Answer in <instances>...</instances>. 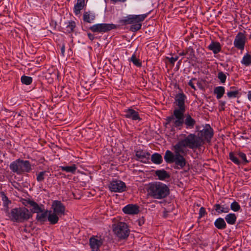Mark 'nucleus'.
<instances>
[{"label":"nucleus","instance_id":"f257e3e1","mask_svg":"<svg viewBox=\"0 0 251 251\" xmlns=\"http://www.w3.org/2000/svg\"><path fill=\"white\" fill-rule=\"evenodd\" d=\"M186 96L180 93L175 98L174 109L172 114L165 119V126H170L172 128L181 130L184 126L187 129L194 128L196 124V120L189 113L185 114L186 106L185 101Z\"/></svg>","mask_w":251,"mask_h":251},{"label":"nucleus","instance_id":"f03ea898","mask_svg":"<svg viewBox=\"0 0 251 251\" xmlns=\"http://www.w3.org/2000/svg\"><path fill=\"white\" fill-rule=\"evenodd\" d=\"M174 152L170 150H167L164 156L165 162L167 164L174 163L175 168L182 169L187 164V160L185 156L187 154V150L179 149L173 146Z\"/></svg>","mask_w":251,"mask_h":251},{"label":"nucleus","instance_id":"7ed1b4c3","mask_svg":"<svg viewBox=\"0 0 251 251\" xmlns=\"http://www.w3.org/2000/svg\"><path fill=\"white\" fill-rule=\"evenodd\" d=\"M148 192L150 196L155 199H162L170 194V189L165 184L159 181L151 183Z\"/></svg>","mask_w":251,"mask_h":251},{"label":"nucleus","instance_id":"20e7f679","mask_svg":"<svg viewBox=\"0 0 251 251\" xmlns=\"http://www.w3.org/2000/svg\"><path fill=\"white\" fill-rule=\"evenodd\" d=\"M202 145L203 142L201 138H198L194 133H190L174 146L179 149L186 150V148L192 150L197 149L201 147Z\"/></svg>","mask_w":251,"mask_h":251},{"label":"nucleus","instance_id":"39448f33","mask_svg":"<svg viewBox=\"0 0 251 251\" xmlns=\"http://www.w3.org/2000/svg\"><path fill=\"white\" fill-rule=\"evenodd\" d=\"M9 219L14 222L23 223L31 216V213L25 207L14 208L7 214Z\"/></svg>","mask_w":251,"mask_h":251},{"label":"nucleus","instance_id":"423d86ee","mask_svg":"<svg viewBox=\"0 0 251 251\" xmlns=\"http://www.w3.org/2000/svg\"><path fill=\"white\" fill-rule=\"evenodd\" d=\"M10 169L17 175L29 173L31 170V165L28 160H24L20 158L12 162L9 165Z\"/></svg>","mask_w":251,"mask_h":251},{"label":"nucleus","instance_id":"0eeeda50","mask_svg":"<svg viewBox=\"0 0 251 251\" xmlns=\"http://www.w3.org/2000/svg\"><path fill=\"white\" fill-rule=\"evenodd\" d=\"M119 28V25L113 24L101 23L91 26L89 29L93 32L103 33Z\"/></svg>","mask_w":251,"mask_h":251},{"label":"nucleus","instance_id":"6e6552de","mask_svg":"<svg viewBox=\"0 0 251 251\" xmlns=\"http://www.w3.org/2000/svg\"><path fill=\"white\" fill-rule=\"evenodd\" d=\"M113 232L116 236L122 239L127 238L129 234V229L127 224L124 222H119L113 228Z\"/></svg>","mask_w":251,"mask_h":251},{"label":"nucleus","instance_id":"1a4fd4ad","mask_svg":"<svg viewBox=\"0 0 251 251\" xmlns=\"http://www.w3.org/2000/svg\"><path fill=\"white\" fill-rule=\"evenodd\" d=\"M199 134L200 136L198 138H201L202 139L203 144L204 141L209 143L213 136L214 131L209 124H206L203 128L199 132Z\"/></svg>","mask_w":251,"mask_h":251},{"label":"nucleus","instance_id":"9d476101","mask_svg":"<svg viewBox=\"0 0 251 251\" xmlns=\"http://www.w3.org/2000/svg\"><path fill=\"white\" fill-rule=\"evenodd\" d=\"M245 33V31L238 32L235 36L233 41L234 47L241 51L244 50L247 40Z\"/></svg>","mask_w":251,"mask_h":251},{"label":"nucleus","instance_id":"9b49d317","mask_svg":"<svg viewBox=\"0 0 251 251\" xmlns=\"http://www.w3.org/2000/svg\"><path fill=\"white\" fill-rule=\"evenodd\" d=\"M108 188L112 192L122 193L126 191V186L124 182L116 179L110 182Z\"/></svg>","mask_w":251,"mask_h":251},{"label":"nucleus","instance_id":"f8f14e48","mask_svg":"<svg viewBox=\"0 0 251 251\" xmlns=\"http://www.w3.org/2000/svg\"><path fill=\"white\" fill-rule=\"evenodd\" d=\"M149 13L141 15H129L126 17L124 19H121L119 23L122 25H126L133 23L135 20L144 21L147 17Z\"/></svg>","mask_w":251,"mask_h":251},{"label":"nucleus","instance_id":"ddd939ff","mask_svg":"<svg viewBox=\"0 0 251 251\" xmlns=\"http://www.w3.org/2000/svg\"><path fill=\"white\" fill-rule=\"evenodd\" d=\"M51 207L53 210L52 212L58 214L60 217L65 215V206L61 201L57 200L53 201Z\"/></svg>","mask_w":251,"mask_h":251},{"label":"nucleus","instance_id":"4468645a","mask_svg":"<svg viewBox=\"0 0 251 251\" xmlns=\"http://www.w3.org/2000/svg\"><path fill=\"white\" fill-rule=\"evenodd\" d=\"M103 243V240L98 236L91 237L89 239V245L92 251H100V248Z\"/></svg>","mask_w":251,"mask_h":251},{"label":"nucleus","instance_id":"2eb2a0df","mask_svg":"<svg viewBox=\"0 0 251 251\" xmlns=\"http://www.w3.org/2000/svg\"><path fill=\"white\" fill-rule=\"evenodd\" d=\"M136 160L143 163H149L150 153L146 151L139 150L135 151Z\"/></svg>","mask_w":251,"mask_h":251},{"label":"nucleus","instance_id":"dca6fc26","mask_svg":"<svg viewBox=\"0 0 251 251\" xmlns=\"http://www.w3.org/2000/svg\"><path fill=\"white\" fill-rule=\"evenodd\" d=\"M124 116L127 119H130L133 121L141 120V119L139 116V114L137 111H136L131 108L125 109L123 111Z\"/></svg>","mask_w":251,"mask_h":251},{"label":"nucleus","instance_id":"f3484780","mask_svg":"<svg viewBox=\"0 0 251 251\" xmlns=\"http://www.w3.org/2000/svg\"><path fill=\"white\" fill-rule=\"evenodd\" d=\"M122 210L126 214L135 215L139 212V207L136 204H129L124 207Z\"/></svg>","mask_w":251,"mask_h":251},{"label":"nucleus","instance_id":"a211bd4d","mask_svg":"<svg viewBox=\"0 0 251 251\" xmlns=\"http://www.w3.org/2000/svg\"><path fill=\"white\" fill-rule=\"evenodd\" d=\"M25 204V205L29 204L30 206H31L32 207L33 212L37 214L43 211L44 208H45L44 205H39L37 202L30 200L26 201V203Z\"/></svg>","mask_w":251,"mask_h":251},{"label":"nucleus","instance_id":"6ab92c4d","mask_svg":"<svg viewBox=\"0 0 251 251\" xmlns=\"http://www.w3.org/2000/svg\"><path fill=\"white\" fill-rule=\"evenodd\" d=\"M65 27L64 28V32L70 34L75 31L76 27V23L74 21H70L65 23Z\"/></svg>","mask_w":251,"mask_h":251},{"label":"nucleus","instance_id":"aec40b11","mask_svg":"<svg viewBox=\"0 0 251 251\" xmlns=\"http://www.w3.org/2000/svg\"><path fill=\"white\" fill-rule=\"evenodd\" d=\"M207 48L209 50L212 51L214 54H217L221 52L222 47L220 43L218 42L212 41Z\"/></svg>","mask_w":251,"mask_h":251},{"label":"nucleus","instance_id":"412c9836","mask_svg":"<svg viewBox=\"0 0 251 251\" xmlns=\"http://www.w3.org/2000/svg\"><path fill=\"white\" fill-rule=\"evenodd\" d=\"M86 5L85 0H77V2L76 4H75L73 8L74 13L75 15L79 14L81 10H82Z\"/></svg>","mask_w":251,"mask_h":251},{"label":"nucleus","instance_id":"4be33fe9","mask_svg":"<svg viewBox=\"0 0 251 251\" xmlns=\"http://www.w3.org/2000/svg\"><path fill=\"white\" fill-rule=\"evenodd\" d=\"M95 14L90 11L84 12L83 14V20L84 22L92 23L95 19Z\"/></svg>","mask_w":251,"mask_h":251},{"label":"nucleus","instance_id":"5701e85b","mask_svg":"<svg viewBox=\"0 0 251 251\" xmlns=\"http://www.w3.org/2000/svg\"><path fill=\"white\" fill-rule=\"evenodd\" d=\"M155 175L160 180H164L170 178V175L164 169L157 170L155 172Z\"/></svg>","mask_w":251,"mask_h":251},{"label":"nucleus","instance_id":"b1692460","mask_svg":"<svg viewBox=\"0 0 251 251\" xmlns=\"http://www.w3.org/2000/svg\"><path fill=\"white\" fill-rule=\"evenodd\" d=\"M60 216L51 211V210L49 211L48 215V220L50 223L51 225H55L57 224L59 221V217Z\"/></svg>","mask_w":251,"mask_h":251},{"label":"nucleus","instance_id":"393cba45","mask_svg":"<svg viewBox=\"0 0 251 251\" xmlns=\"http://www.w3.org/2000/svg\"><path fill=\"white\" fill-rule=\"evenodd\" d=\"M214 208L215 211L219 214H221L222 213H228L230 210L228 206L226 205V204L221 205L218 203L214 204Z\"/></svg>","mask_w":251,"mask_h":251},{"label":"nucleus","instance_id":"a878e982","mask_svg":"<svg viewBox=\"0 0 251 251\" xmlns=\"http://www.w3.org/2000/svg\"><path fill=\"white\" fill-rule=\"evenodd\" d=\"M49 210H45V208L43 211L40 212V213H38L37 214L36 219V220L40 222L44 223L46 221L47 219H48Z\"/></svg>","mask_w":251,"mask_h":251},{"label":"nucleus","instance_id":"bb28decb","mask_svg":"<svg viewBox=\"0 0 251 251\" xmlns=\"http://www.w3.org/2000/svg\"><path fill=\"white\" fill-rule=\"evenodd\" d=\"M225 92V87L223 86H217L214 89V94L216 96V98L220 100L224 95Z\"/></svg>","mask_w":251,"mask_h":251},{"label":"nucleus","instance_id":"cd10ccee","mask_svg":"<svg viewBox=\"0 0 251 251\" xmlns=\"http://www.w3.org/2000/svg\"><path fill=\"white\" fill-rule=\"evenodd\" d=\"M214 226L219 229H224L226 227V224L222 218L217 219L214 222Z\"/></svg>","mask_w":251,"mask_h":251},{"label":"nucleus","instance_id":"c85d7f7f","mask_svg":"<svg viewBox=\"0 0 251 251\" xmlns=\"http://www.w3.org/2000/svg\"><path fill=\"white\" fill-rule=\"evenodd\" d=\"M151 160L153 163L155 164H160L163 162V158L161 155L157 152L152 154Z\"/></svg>","mask_w":251,"mask_h":251},{"label":"nucleus","instance_id":"c756f323","mask_svg":"<svg viewBox=\"0 0 251 251\" xmlns=\"http://www.w3.org/2000/svg\"><path fill=\"white\" fill-rule=\"evenodd\" d=\"M225 220L229 225H233L236 223L237 217L234 213H229L225 216Z\"/></svg>","mask_w":251,"mask_h":251},{"label":"nucleus","instance_id":"7c9ffc66","mask_svg":"<svg viewBox=\"0 0 251 251\" xmlns=\"http://www.w3.org/2000/svg\"><path fill=\"white\" fill-rule=\"evenodd\" d=\"M143 21L135 20L130 26V30L132 32H136L141 29L142 26L141 22Z\"/></svg>","mask_w":251,"mask_h":251},{"label":"nucleus","instance_id":"2f4dec72","mask_svg":"<svg viewBox=\"0 0 251 251\" xmlns=\"http://www.w3.org/2000/svg\"><path fill=\"white\" fill-rule=\"evenodd\" d=\"M238 156L237 155V152H230L229 153V158L230 160L232 161L234 164L236 165H240L241 164V162L238 159Z\"/></svg>","mask_w":251,"mask_h":251},{"label":"nucleus","instance_id":"473e14b6","mask_svg":"<svg viewBox=\"0 0 251 251\" xmlns=\"http://www.w3.org/2000/svg\"><path fill=\"white\" fill-rule=\"evenodd\" d=\"M241 64L249 66L251 65V55L249 53H246L244 54L242 60L241 61Z\"/></svg>","mask_w":251,"mask_h":251},{"label":"nucleus","instance_id":"72a5a7b5","mask_svg":"<svg viewBox=\"0 0 251 251\" xmlns=\"http://www.w3.org/2000/svg\"><path fill=\"white\" fill-rule=\"evenodd\" d=\"M128 61L129 62H132V63L138 67H140L142 66V62L140 61V59L136 56L135 53H133L131 57L128 59Z\"/></svg>","mask_w":251,"mask_h":251},{"label":"nucleus","instance_id":"f704fd0d","mask_svg":"<svg viewBox=\"0 0 251 251\" xmlns=\"http://www.w3.org/2000/svg\"><path fill=\"white\" fill-rule=\"evenodd\" d=\"M60 168L62 171H65L72 174H74L77 169L75 164H73L70 166H60Z\"/></svg>","mask_w":251,"mask_h":251},{"label":"nucleus","instance_id":"c9c22d12","mask_svg":"<svg viewBox=\"0 0 251 251\" xmlns=\"http://www.w3.org/2000/svg\"><path fill=\"white\" fill-rule=\"evenodd\" d=\"M47 171L40 172L36 174V180L38 182H42L44 181L46 176H47Z\"/></svg>","mask_w":251,"mask_h":251},{"label":"nucleus","instance_id":"e433bc0d","mask_svg":"<svg viewBox=\"0 0 251 251\" xmlns=\"http://www.w3.org/2000/svg\"><path fill=\"white\" fill-rule=\"evenodd\" d=\"M230 89H233V90L227 92V97L229 98H235L238 97L239 93V90L233 87H230Z\"/></svg>","mask_w":251,"mask_h":251},{"label":"nucleus","instance_id":"4c0bfd02","mask_svg":"<svg viewBox=\"0 0 251 251\" xmlns=\"http://www.w3.org/2000/svg\"><path fill=\"white\" fill-rule=\"evenodd\" d=\"M21 82L25 85H28L32 83V78L26 75H23L21 78Z\"/></svg>","mask_w":251,"mask_h":251},{"label":"nucleus","instance_id":"58836bf2","mask_svg":"<svg viewBox=\"0 0 251 251\" xmlns=\"http://www.w3.org/2000/svg\"><path fill=\"white\" fill-rule=\"evenodd\" d=\"M185 53L188 56L187 57L188 59H192L195 57V51L191 47H189L186 49Z\"/></svg>","mask_w":251,"mask_h":251},{"label":"nucleus","instance_id":"ea45409f","mask_svg":"<svg viewBox=\"0 0 251 251\" xmlns=\"http://www.w3.org/2000/svg\"><path fill=\"white\" fill-rule=\"evenodd\" d=\"M237 152L239 158L241 159L240 161L241 162V163L245 164L249 162V161L247 159V157L245 153L240 151H238Z\"/></svg>","mask_w":251,"mask_h":251},{"label":"nucleus","instance_id":"a19ab883","mask_svg":"<svg viewBox=\"0 0 251 251\" xmlns=\"http://www.w3.org/2000/svg\"><path fill=\"white\" fill-rule=\"evenodd\" d=\"M230 209L234 212H237L240 210L241 206L237 201H234L230 204Z\"/></svg>","mask_w":251,"mask_h":251},{"label":"nucleus","instance_id":"79ce46f5","mask_svg":"<svg viewBox=\"0 0 251 251\" xmlns=\"http://www.w3.org/2000/svg\"><path fill=\"white\" fill-rule=\"evenodd\" d=\"M1 200L3 203L4 207H8V205L11 203V201L9 200L8 197L3 192L2 193Z\"/></svg>","mask_w":251,"mask_h":251},{"label":"nucleus","instance_id":"37998d69","mask_svg":"<svg viewBox=\"0 0 251 251\" xmlns=\"http://www.w3.org/2000/svg\"><path fill=\"white\" fill-rule=\"evenodd\" d=\"M217 77L222 83H224L226 82V75L223 72H219Z\"/></svg>","mask_w":251,"mask_h":251},{"label":"nucleus","instance_id":"c03bdc74","mask_svg":"<svg viewBox=\"0 0 251 251\" xmlns=\"http://www.w3.org/2000/svg\"><path fill=\"white\" fill-rule=\"evenodd\" d=\"M197 81L196 78H192L190 81H189L188 84L189 86H190L194 90H196V87L195 85L196 84L195 81Z\"/></svg>","mask_w":251,"mask_h":251},{"label":"nucleus","instance_id":"a18cd8bd","mask_svg":"<svg viewBox=\"0 0 251 251\" xmlns=\"http://www.w3.org/2000/svg\"><path fill=\"white\" fill-rule=\"evenodd\" d=\"M205 214H206V212L205 208H204L203 207H201L199 212V219L201 218Z\"/></svg>","mask_w":251,"mask_h":251},{"label":"nucleus","instance_id":"49530a36","mask_svg":"<svg viewBox=\"0 0 251 251\" xmlns=\"http://www.w3.org/2000/svg\"><path fill=\"white\" fill-rule=\"evenodd\" d=\"M166 59L169 60L171 64H174L175 62L178 60V56L176 55L175 57H167Z\"/></svg>","mask_w":251,"mask_h":251},{"label":"nucleus","instance_id":"de8ad7c7","mask_svg":"<svg viewBox=\"0 0 251 251\" xmlns=\"http://www.w3.org/2000/svg\"><path fill=\"white\" fill-rule=\"evenodd\" d=\"M226 102L225 101L219 100V107L220 111H224L225 109V105Z\"/></svg>","mask_w":251,"mask_h":251},{"label":"nucleus","instance_id":"09e8293b","mask_svg":"<svg viewBox=\"0 0 251 251\" xmlns=\"http://www.w3.org/2000/svg\"><path fill=\"white\" fill-rule=\"evenodd\" d=\"M65 51V46L64 44H63L61 47V54L62 56H64Z\"/></svg>","mask_w":251,"mask_h":251},{"label":"nucleus","instance_id":"8fccbe9b","mask_svg":"<svg viewBox=\"0 0 251 251\" xmlns=\"http://www.w3.org/2000/svg\"><path fill=\"white\" fill-rule=\"evenodd\" d=\"M87 35H88V38L91 41H93L95 39V37L94 35L92 34L91 33H88Z\"/></svg>","mask_w":251,"mask_h":251},{"label":"nucleus","instance_id":"3c124183","mask_svg":"<svg viewBox=\"0 0 251 251\" xmlns=\"http://www.w3.org/2000/svg\"><path fill=\"white\" fill-rule=\"evenodd\" d=\"M195 83L199 88L201 89H202L201 83L199 80L197 79V81H195Z\"/></svg>","mask_w":251,"mask_h":251},{"label":"nucleus","instance_id":"603ef678","mask_svg":"<svg viewBox=\"0 0 251 251\" xmlns=\"http://www.w3.org/2000/svg\"><path fill=\"white\" fill-rule=\"evenodd\" d=\"M110 0L113 3H116L117 2H125L126 1V0Z\"/></svg>","mask_w":251,"mask_h":251},{"label":"nucleus","instance_id":"864d4df0","mask_svg":"<svg viewBox=\"0 0 251 251\" xmlns=\"http://www.w3.org/2000/svg\"><path fill=\"white\" fill-rule=\"evenodd\" d=\"M248 100L251 101V90L248 91L247 95Z\"/></svg>","mask_w":251,"mask_h":251},{"label":"nucleus","instance_id":"5fc2aeb1","mask_svg":"<svg viewBox=\"0 0 251 251\" xmlns=\"http://www.w3.org/2000/svg\"><path fill=\"white\" fill-rule=\"evenodd\" d=\"M179 55L180 56H183V55H186V53H185V51H182V52H181L179 53Z\"/></svg>","mask_w":251,"mask_h":251},{"label":"nucleus","instance_id":"6e6d98bb","mask_svg":"<svg viewBox=\"0 0 251 251\" xmlns=\"http://www.w3.org/2000/svg\"><path fill=\"white\" fill-rule=\"evenodd\" d=\"M141 222H139V225H140V226H141Z\"/></svg>","mask_w":251,"mask_h":251},{"label":"nucleus","instance_id":"4d7b16f0","mask_svg":"<svg viewBox=\"0 0 251 251\" xmlns=\"http://www.w3.org/2000/svg\"><path fill=\"white\" fill-rule=\"evenodd\" d=\"M141 222H139V225H140V226H141Z\"/></svg>","mask_w":251,"mask_h":251}]
</instances>
